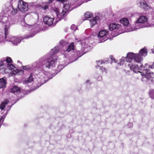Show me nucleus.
<instances>
[{"instance_id": "f3484780", "label": "nucleus", "mask_w": 154, "mask_h": 154, "mask_svg": "<svg viewBox=\"0 0 154 154\" xmlns=\"http://www.w3.org/2000/svg\"><path fill=\"white\" fill-rule=\"evenodd\" d=\"M74 48L75 47L74 45V44L72 42L68 46L67 48L65 51V54H66V52H69L70 51H73L74 50ZM61 56H62L63 57H64V56L65 57H67L66 56V54H62Z\"/></svg>"}, {"instance_id": "e433bc0d", "label": "nucleus", "mask_w": 154, "mask_h": 154, "mask_svg": "<svg viewBox=\"0 0 154 154\" xmlns=\"http://www.w3.org/2000/svg\"><path fill=\"white\" fill-rule=\"evenodd\" d=\"M152 52L154 54V51H153V50H152Z\"/></svg>"}, {"instance_id": "f704fd0d", "label": "nucleus", "mask_w": 154, "mask_h": 154, "mask_svg": "<svg viewBox=\"0 0 154 154\" xmlns=\"http://www.w3.org/2000/svg\"><path fill=\"white\" fill-rule=\"evenodd\" d=\"M89 82H90V80H87L86 82V83L87 84H88V83H89Z\"/></svg>"}, {"instance_id": "473e14b6", "label": "nucleus", "mask_w": 154, "mask_h": 154, "mask_svg": "<svg viewBox=\"0 0 154 154\" xmlns=\"http://www.w3.org/2000/svg\"><path fill=\"white\" fill-rule=\"evenodd\" d=\"M48 8V5H45L44 7V9L45 10Z\"/></svg>"}, {"instance_id": "a878e982", "label": "nucleus", "mask_w": 154, "mask_h": 154, "mask_svg": "<svg viewBox=\"0 0 154 154\" xmlns=\"http://www.w3.org/2000/svg\"><path fill=\"white\" fill-rule=\"evenodd\" d=\"M12 10L11 11V14L13 15H15L18 11L17 9L15 8H14L13 6H12Z\"/></svg>"}, {"instance_id": "6e6552de", "label": "nucleus", "mask_w": 154, "mask_h": 154, "mask_svg": "<svg viewBox=\"0 0 154 154\" xmlns=\"http://www.w3.org/2000/svg\"><path fill=\"white\" fill-rule=\"evenodd\" d=\"M26 36L25 37H26ZM24 36L23 37H16L11 36H9L8 33L5 35V32L4 33L2 32L0 33V42H5V41L11 42L13 44L17 45L19 44L21 41L24 38Z\"/></svg>"}, {"instance_id": "f257e3e1", "label": "nucleus", "mask_w": 154, "mask_h": 154, "mask_svg": "<svg viewBox=\"0 0 154 154\" xmlns=\"http://www.w3.org/2000/svg\"><path fill=\"white\" fill-rule=\"evenodd\" d=\"M66 42L63 40L60 42V45L55 47L52 49L50 55L48 56H44L40 58L36 62L31 65H27L22 66L24 70H28L31 72L29 77L24 81L25 83H28L32 82L33 80L32 73L35 72L37 70V72L35 73L36 75L35 83L37 86H35V90L41 85L52 79L53 76H50L51 74L47 71L53 67L56 62L57 57L55 55L60 50L61 46H63Z\"/></svg>"}, {"instance_id": "6ab92c4d", "label": "nucleus", "mask_w": 154, "mask_h": 154, "mask_svg": "<svg viewBox=\"0 0 154 154\" xmlns=\"http://www.w3.org/2000/svg\"><path fill=\"white\" fill-rule=\"evenodd\" d=\"M11 92L15 94H19L21 92V90L20 88L17 86H14L11 89Z\"/></svg>"}, {"instance_id": "2eb2a0df", "label": "nucleus", "mask_w": 154, "mask_h": 154, "mask_svg": "<svg viewBox=\"0 0 154 154\" xmlns=\"http://www.w3.org/2000/svg\"><path fill=\"white\" fill-rule=\"evenodd\" d=\"M109 28L110 31L114 30V32L118 33V34L121 33L119 32V31H121L122 29L121 25L117 23L110 24L109 26Z\"/></svg>"}, {"instance_id": "aec40b11", "label": "nucleus", "mask_w": 154, "mask_h": 154, "mask_svg": "<svg viewBox=\"0 0 154 154\" xmlns=\"http://www.w3.org/2000/svg\"><path fill=\"white\" fill-rule=\"evenodd\" d=\"M9 100L8 99H6L5 100L2 102L0 105V109L2 110H4L6 106L9 103Z\"/></svg>"}, {"instance_id": "c85d7f7f", "label": "nucleus", "mask_w": 154, "mask_h": 154, "mask_svg": "<svg viewBox=\"0 0 154 154\" xmlns=\"http://www.w3.org/2000/svg\"><path fill=\"white\" fill-rule=\"evenodd\" d=\"M96 62L97 65L96 66V67H99V65L102 64L103 63V61L101 60H100L97 61Z\"/></svg>"}, {"instance_id": "f8f14e48", "label": "nucleus", "mask_w": 154, "mask_h": 154, "mask_svg": "<svg viewBox=\"0 0 154 154\" xmlns=\"http://www.w3.org/2000/svg\"><path fill=\"white\" fill-rule=\"evenodd\" d=\"M120 23L122 24L126 32H131L134 30V26L130 25L129 20L126 18H124L120 20Z\"/></svg>"}, {"instance_id": "5701e85b", "label": "nucleus", "mask_w": 154, "mask_h": 154, "mask_svg": "<svg viewBox=\"0 0 154 154\" xmlns=\"http://www.w3.org/2000/svg\"><path fill=\"white\" fill-rule=\"evenodd\" d=\"M149 94L151 99H154V89L150 90L149 92Z\"/></svg>"}, {"instance_id": "ddd939ff", "label": "nucleus", "mask_w": 154, "mask_h": 154, "mask_svg": "<svg viewBox=\"0 0 154 154\" xmlns=\"http://www.w3.org/2000/svg\"><path fill=\"white\" fill-rule=\"evenodd\" d=\"M17 7L19 10L22 12L26 11L28 9L27 4L21 0H19Z\"/></svg>"}, {"instance_id": "423d86ee", "label": "nucleus", "mask_w": 154, "mask_h": 154, "mask_svg": "<svg viewBox=\"0 0 154 154\" xmlns=\"http://www.w3.org/2000/svg\"><path fill=\"white\" fill-rule=\"evenodd\" d=\"M148 18L144 15H140L133 24L134 26V30L139 29L148 27L149 26L154 27V17L152 20V22L149 24L148 22Z\"/></svg>"}, {"instance_id": "cd10ccee", "label": "nucleus", "mask_w": 154, "mask_h": 154, "mask_svg": "<svg viewBox=\"0 0 154 154\" xmlns=\"http://www.w3.org/2000/svg\"><path fill=\"white\" fill-rule=\"evenodd\" d=\"M65 66L63 64L59 65L57 67V69L59 70V72Z\"/></svg>"}, {"instance_id": "c9c22d12", "label": "nucleus", "mask_w": 154, "mask_h": 154, "mask_svg": "<svg viewBox=\"0 0 154 154\" xmlns=\"http://www.w3.org/2000/svg\"><path fill=\"white\" fill-rule=\"evenodd\" d=\"M53 0H49V3H51L52 2Z\"/></svg>"}, {"instance_id": "7ed1b4c3", "label": "nucleus", "mask_w": 154, "mask_h": 154, "mask_svg": "<svg viewBox=\"0 0 154 154\" xmlns=\"http://www.w3.org/2000/svg\"><path fill=\"white\" fill-rule=\"evenodd\" d=\"M57 1L63 4V6L61 12H60V10L57 8H54L53 9V11L56 14V22L63 18L66 14L68 13L70 11L77 7L71 3H69L66 0H57Z\"/></svg>"}, {"instance_id": "412c9836", "label": "nucleus", "mask_w": 154, "mask_h": 154, "mask_svg": "<svg viewBox=\"0 0 154 154\" xmlns=\"http://www.w3.org/2000/svg\"><path fill=\"white\" fill-rule=\"evenodd\" d=\"M7 84L5 79L3 77L0 79V88H4L5 87Z\"/></svg>"}, {"instance_id": "20e7f679", "label": "nucleus", "mask_w": 154, "mask_h": 154, "mask_svg": "<svg viewBox=\"0 0 154 154\" xmlns=\"http://www.w3.org/2000/svg\"><path fill=\"white\" fill-rule=\"evenodd\" d=\"M77 45L79 46L80 48L76 54L74 55V59L72 60L71 62H74L81 57L82 55L86 53L90 49V44L88 39H86L82 40L77 42Z\"/></svg>"}, {"instance_id": "2f4dec72", "label": "nucleus", "mask_w": 154, "mask_h": 154, "mask_svg": "<svg viewBox=\"0 0 154 154\" xmlns=\"http://www.w3.org/2000/svg\"><path fill=\"white\" fill-rule=\"evenodd\" d=\"M128 126L129 128L132 127H133V124L131 123H129L128 124Z\"/></svg>"}, {"instance_id": "9d476101", "label": "nucleus", "mask_w": 154, "mask_h": 154, "mask_svg": "<svg viewBox=\"0 0 154 154\" xmlns=\"http://www.w3.org/2000/svg\"><path fill=\"white\" fill-rule=\"evenodd\" d=\"M21 24L22 26H25L27 28H29V30L30 31V35H28V36L24 37V38H28L34 36L35 35L36 32L35 29L34 28V26H33L26 24L24 20H22L21 21Z\"/></svg>"}, {"instance_id": "4468645a", "label": "nucleus", "mask_w": 154, "mask_h": 154, "mask_svg": "<svg viewBox=\"0 0 154 154\" xmlns=\"http://www.w3.org/2000/svg\"><path fill=\"white\" fill-rule=\"evenodd\" d=\"M137 4L139 7L145 10H148L151 8L145 0H137Z\"/></svg>"}, {"instance_id": "58836bf2", "label": "nucleus", "mask_w": 154, "mask_h": 154, "mask_svg": "<svg viewBox=\"0 0 154 154\" xmlns=\"http://www.w3.org/2000/svg\"><path fill=\"white\" fill-rule=\"evenodd\" d=\"M14 0H12L11 2H12Z\"/></svg>"}, {"instance_id": "393cba45", "label": "nucleus", "mask_w": 154, "mask_h": 154, "mask_svg": "<svg viewBox=\"0 0 154 154\" xmlns=\"http://www.w3.org/2000/svg\"><path fill=\"white\" fill-rule=\"evenodd\" d=\"M85 16L87 18H91L92 16V14L89 12H86L85 14Z\"/></svg>"}, {"instance_id": "4c0bfd02", "label": "nucleus", "mask_w": 154, "mask_h": 154, "mask_svg": "<svg viewBox=\"0 0 154 154\" xmlns=\"http://www.w3.org/2000/svg\"><path fill=\"white\" fill-rule=\"evenodd\" d=\"M17 62H19V63H20V62L19 60H18Z\"/></svg>"}, {"instance_id": "b1692460", "label": "nucleus", "mask_w": 154, "mask_h": 154, "mask_svg": "<svg viewBox=\"0 0 154 154\" xmlns=\"http://www.w3.org/2000/svg\"><path fill=\"white\" fill-rule=\"evenodd\" d=\"M12 60L9 57H8L6 59V60H5L3 61H2L3 62V64L7 63L8 64H9V63H11Z\"/></svg>"}, {"instance_id": "c756f323", "label": "nucleus", "mask_w": 154, "mask_h": 154, "mask_svg": "<svg viewBox=\"0 0 154 154\" xmlns=\"http://www.w3.org/2000/svg\"><path fill=\"white\" fill-rule=\"evenodd\" d=\"M70 29L72 30L75 31L77 29V27L75 25L73 24L71 26Z\"/></svg>"}, {"instance_id": "a211bd4d", "label": "nucleus", "mask_w": 154, "mask_h": 154, "mask_svg": "<svg viewBox=\"0 0 154 154\" xmlns=\"http://www.w3.org/2000/svg\"><path fill=\"white\" fill-rule=\"evenodd\" d=\"M100 17L99 16H96L94 18L89 20L90 25L91 27H93L97 23L99 22Z\"/></svg>"}, {"instance_id": "0eeeda50", "label": "nucleus", "mask_w": 154, "mask_h": 154, "mask_svg": "<svg viewBox=\"0 0 154 154\" xmlns=\"http://www.w3.org/2000/svg\"><path fill=\"white\" fill-rule=\"evenodd\" d=\"M17 22V20L14 18H8L7 16H4L3 13H0V23L5 25L4 32L5 35L9 33V28L10 26Z\"/></svg>"}, {"instance_id": "39448f33", "label": "nucleus", "mask_w": 154, "mask_h": 154, "mask_svg": "<svg viewBox=\"0 0 154 154\" xmlns=\"http://www.w3.org/2000/svg\"><path fill=\"white\" fill-rule=\"evenodd\" d=\"M0 66V72L2 74L11 72V70L13 71V73L14 75H21L24 73L23 70L17 69L11 64H3V62L1 61Z\"/></svg>"}, {"instance_id": "f03ea898", "label": "nucleus", "mask_w": 154, "mask_h": 154, "mask_svg": "<svg viewBox=\"0 0 154 154\" xmlns=\"http://www.w3.org/2000/svg\"><path fill=\"white\" fill-rule=\"evenodd\" d=\"M147 54V51L145 48L141 49L138 54L128 53L126 57H122L120 59V62L118 64L121 65L125 62H129L130 63L128 64V66L133 72L138 73L139 70L142 69L144 68L142 63L143 60L142 57H145Z\"/></svg>"}, {"instance_id": "7c9ffc66", "label": "nucleus", "mask_w": 154, "mask_h": 154, "mask_svg": "<svg viewBox=\"0 0 154 154\" xmlns=\"http://www.w3.org/2000/svg\"><path fill=\"white\" fill-rule=\"evenodd\" d=\"M13 105V104L11 106H8L7 108H6L7 109V113H8V111L11 109V107Z\"/></svg>"}, {"instance_id": "1a4fd4ad", "label": "nucleus", "mask_w": 154, "mask_h": 154, "mask_svg": "<svg viewBox=\"0 0 154 154\" xmlns=\"http://www.w3.org/2000/svg\"><path fill=\"white\" fill-rule=\"evenodd\" d=\"M143 66L144 68L142 69L139 70V72H138V73H140L142 76L141 78V80L142 81H146L152 77L151 74H153V73L150 72L149 68H154V63H153L151 66L148 65L147 63H145L144 66L143 65Z\"/></svg>"}, {"instance_id": "dca6fc26", "label": "nucleus", "mask_w": 154, "mask_h": 154, "mask_svg": "<svg viewBox=\"0 0 154 154\" xmlns=\"http://www.w3.org/2000/svg\"><path fill=\"white\" fill-rule=\"evenodd\" d=\"M54 19V18H51L48 16H46L43 18V21L45 24L48 25L49 26L52 25L54 26L55 25V24L53 23Z\"/></svg>"}, {"instance_id": "9b49d317", "label": "nucleus", "mask_w": 154, "mask_h": 154, "mask_svg": "<svg viewBox=\"0 0 154 154\" xmlns=\"http://www.w3.org/2000/svg\"><path fill=\"white\" fill-rule=\"evenodd\" d=\"M108 31L107 30H103L100 31L98 35V42H103L107 40L109 37Z\"/></svg>"}, {"instance_id": "4be33fe9", "label": "nucleus", "mask_w": 154, "mask_h": 154, "mask_svg": "<svg viewBox=\"0 0 154 154\" xmlns=\"http://www.w3.org/2000/svg\"><path fill=\"white\" fill-rule=\"evenodd\" d=\"M29 6H32V7L37 8L40 6V5L36 2H31L29 4Z\"/></svg>"}, {"instance_id": "bb28decb", "label": "nucleus", "mask_w": 154, "mask_h": 154, "mask_svg": "<svg viewBox=\"0 0 154 154\" xmlns=\"http://www.w3.org/2000/svg\"><path fill=\"white\" fill-rule=\"evenodd\" d=\"M100 70L102 72H105V73H106L107 72V69L103 66H101L100 68Z\"/></svg>"}, {"instance_id": "72a5a7b5", "label": "nucleus", "mask_w": 154, "mask_h": 154, "mask_svg": "<svg viewBox=\"0 0 154 154\" xmlns=\"http://www.w3.org/2000/svg\"><path fill=\"white\" fill-rule=\"evenodd\" d=\"M102 79V77H101V76H99L97 78V80H99V81H100V80H101Z\"/></svg>"}]
</instances>
